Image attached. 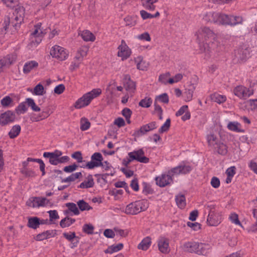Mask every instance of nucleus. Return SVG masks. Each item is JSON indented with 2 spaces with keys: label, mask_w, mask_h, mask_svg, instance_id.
<instances>
[{
  "label": "nucleus",
  "mask_w": 257,
  "mask_h": 257,
  "mask_svg": "<svg viewBox=\"0 0 257 257\" xmlns=\"http://www.w3.org/2000/svg\"><path fill=\"white\" fill-rule=\"evenodd\" d=\"M25 101L21 103L18 107L16 108L15 111L18 114H23L27 111L28 108L26 105Z\"/></svg>",
  "instance_id": "obj_42"
},
{
  "label": "nucleus",
  "mask_w": 257,
  "mask_h": 257,
  "mask_svg": "<svg viewBox=\"0 0 257 257\" xmlns=\"http://www.w3.org/2000/svg\"><path fill=\"white\" fill-rule=\"evenodd\" d=\"M32 93L36 95H43L46 93L44 86L40 83L37 84L33 89Z\"/></svg>",
  "instance_id": "obj_37"
},
{
  "label": "nucleus",
  "mask_w": 257,
  "mask_h": 257,
  "mask_svg": "<svg viewBox=\"0 0 257 257\" xmlns=\"http://www.w3.org/2000/svg\"><path fill=\"white\" fill-rule=\"evenodd\" d=\"M75 221V219H72L70 218L69 217L67 216L61 220V221L60 222V225L61 226V227L65 228L69 226Z\"/></svg>",
  "instance_id": "obj_34"
},
{
  "label": "nucleus",
  "mask_w": 257,
  "mask_h": 257,
  "mask_svg": "<svg viewBox=\"0 0 257 257\" xmlns=\"http://www.w3.org/2000/svg\"><path fill=\"white\" fill-rule=\"evenodd\" d=\"M89 94L86 93L82 97L78 99L75 103V107L76 108H81L82 107L88 105L92 100V98L88 96Z\"/></svg>",
  "instance_id": "obj_17"
},
{
  "label": "nucleus",
  "mask_w": 257,
  "mask_h": 257,
  "mask_svg": "<svg viewBox=\"0 0 257 257\" xmlns=\"http://www.w3.org/2000/svg\"><path fill=\"white\" fill-rule=\"evenodd\" d=\"M77 205L79 209L82 211L84 210H89L92 208L87 202L84 201L83 200H81L78 201Z\"/></svg>",
  "instance_id": "obj_41"
},
{
  "label": "nucleus",
  "mask_w": 257,
  "mask_h": 257,
  "mask_svg": "<svg viewBox=\"0 0 257 257\" xmlns=\"http://www.w3.org/2000/svg\"><path fill=\"white\" fill-rule=\"evenodd\" d=\"M158 0H141L143 6L147 10L154 11L155 6L154 4L157 2Z\"/></svg>",
  "instance_id": "obj_23"
},
{
  "label": "nucleus",
  "mask_w": 257,
  "mask_h": 257,
  "mask_svg": "<svg viewBox=\"0 0 257 257\" xmlns=\"http://www.w3.org/2000/svg\"><path fill=\"white\" fill-rule=\"evenodd\" d=\"M21 127L20 125L17 124L14 125L10 132L9 136L11 139H14L17 137L20 134Z\"/></svg>",
  "instance_id": "obj_28"
},
{
  "label": "nucleus",
  "mask_w": 257,
  "mask_h": 257,
  "mask_svg": "<svg viewBox=\"0 0 257 257\" xmlns=\"http://www.w3.org/2000/svg\"><path fill=\"white\" fill-rule=\"evenodd\" d=\"M50 54L53 57H55L61 61L65 60L68 56L64 48L57 45L51 50Z\"/></svg>",
  "instance_id": "obj_10"
},
{
  "label": "nucleus",
  "mask_w": 257,
  "mask_h": 257,
  "mask_svg": "<svg viewBox=\"0 0 257 257\" xmlns=\"http://www.w3.org/2000/svg\"><path fill=\"white\" fill-rule=\"evenodd\" d=\"M151 243V237L148 236L145 237L141 242L138 245V248L144 250H146L150 246Z\"/></svg>",
  "instance_id": "obj_26"
},
{
  "label": "nucleus",
  "mask_w": 257,
  "mask_h": 257,
  "mask_svg": "<svg viewBox=\"0 0 257 257\" xmlns=\"http://www.w3.org/2000/svg\"><path fill=\"white\" fill-rule=\"evenodd\" d=\"M137 38L139 40H145L147 41H151V37L149 34L148 32L144 33L137 36Z\"/></svg>",
  "instance_id": "obj_62"
},
{
  "label": "nucleus",
  "mask_w": 257,
  "mask_h": 257,
  "mask_svg": "<svg viewBox=\"0 0 257 257\" xmlns=\"http://www.w3.org/2000/svg\"><path fill=\"white\" fill-rule=\"evenodd\" d=\"M152 103V100L151 98L145 97L144 99H142L139 103V106L143 107H149Z\"/></svg>",
  "instance_id": "obj_43"
},
{
  "label": "nucleus",
  "mask_w": 257,
  "mask_h": 257,
  "mask_svg": "<svg viewBox=\"0 0 257 257\" xmlns=\"http://www.w3.org/2000/svg\"><path fill=\"white\" fill-rule=\"evenodd\" d=\"M61 151L56 150L54 152H45L43 154V157L49 159V163L53 165L59 164L58 158L62 155Z\"/></svg>",
  "instance_id": "obj_14"
},
{
  "label": "nucleus",
  "mask_w": 257,
  "mask_h": 257,
  "mask_svg": "<svg viewBox=\"0 0 257 257\" xmlns=\"http://www.w3.org/2000/svg\"><path fill=\"white\" fill-rule=\"evenodd\" d=\"M93 230L94 227L90 224H85L83 227V231L88 234H93Z\"/></svg>",
  "instance_id": "obj_53"
},
{
  "label": "nucleus",
  "mask_w": 257,
  "mask_h": 257,
  "mask_svg": "<svg viewBox=\"0 0 257 257\" xmlns=\"http://www.w3.org/2000/svg\"><path fill=\"white\" fill-rule=\"evenodd\" d=\"M94 185V181L92 176L89 175L88 176V180L82 182L78 187L81 188H88L92 187Z\"/></svg>",
  "instance_id": "obj_29"
},
{
  "label": "nucleus",
  "mask_w": 257,
  "mask_h": 257,
  "mask_svg": "<svg viewBox=\"0 0 257 257\" xmlns=\"http://www.w3.org/2000/svg\"><path fill=\"white\" fill-rule=\"evenodd\" d=\"M229 219L232 222V223L236 225L242 226V224L238 219V216L235 213H231L229 215Z\"/></svg>",
  "instance_id": "obj_47"
},
{
  "label": "nucleus",
  "mask_w": 257,
  "mask_h": 257,
  "mask_svg": "<svg viewBox=\"0 0 257 257\" xmlns=\"http://www.w3.org/2000/svg\"><path fill=\"white\" fill-rule=\"evenodd\" d=\"M21 172L26 177H33L36 176V174L34 171L27 168H22Z\"/></svg>",
  "instance_id": "obj_51"
},
{
  "label": "nucleus",
  "mask_w": 257,
  "mask_h": 257,
  "mask_svg": "<svg viewBox=\"0 0 257 257\" xmlns=\"http://www.w3.org/2000/svg\"><path fill=\"white\" fill-rule=\"evenodd\" d=\"M142 56H139L135 59V62L137 64V68L141 70H146L147 68V64L143 60Z\"/></svg>",
  "instance_id": "obj_25"
},
{
  "label": "nucleus",
  "mask_w": 257,
  "mask_h": 257,
  "mask_svg": "<svg viewBox=\"0 0 257 257\" xmlns=\"http://www.w3.org/2000/svg\"><path fill=\"white\" fill-rule=\"evenodd\" d=\"M78 167V165H77L75 164H73L72 165H69V166L65 167L63 169V170L65 172L71 173V172L74 171L75 170H76Z\"/></svg>",
  "instance_id": "obj_60"
},
{
  "label": "nucleus",
  "mask_w": 257,
  "mask_h": 257,
  "mask_svg": "<svg viewBox=\"0 0 257 257\" xmlns=\"http://www.w3.org/2000/svg\"><path fill=\"white\" fill-rule=\"evenodd\" d=\"M66 206L68 208L69 210L73 212L75 215H78L79 211L76 206V205L74 203H67Z\"/></svg>",
  "instance_id": "obj_49"
},
{
  "label": "nucleus",
  "mask_w": 257,
  "mask_h": 257,
  "mask_svg": "<svg viewBox=\"0 0 257 257\" xmlns=\"http://www.w3.org/2000/svg\"><path fill=\"white\" fill-rule=\"evenodd\" d=\"M80 129L82 131H86L87 130L90 126V123L88 121V120L85 118H82L80 120Z\"/></svg>",
  "instance_id": "obj_44"
},
{
  "label": "nucleus",
  "mask_w": 257,
  "mask_h": 257,
  "mask_svg": "<svg viewBox=\"0 0 257 257\" xmlns=\"http://www.w3.org/2000/svg\"><path fill=\"white\" fill-rule=\"evenodd\" d=\"M207 140L208 146L218 154L225 155L227 154V147L214 134L208 135Z\"/></svg>",
  "instance_id": "obj_3"
},
{
  "label": "nucleus",
  "mask_w": 257,
  "mask_h": 257,
  "mask_svg": "<svg viewBox=\"0 0 257 257\" xmlns=\"http://www.w3.org/2000/svg\"><path fill=\"white\" fill-rule=\"evenodd\" d=\"M176 202L177 206L181 209L185 208L186 205L185 197L183 194H178L176 196Z\"/></svg>",
  "instance_id": "obj_27"
},
{
  "label": "nucleus",
  "mask_w": 257,
  "mask_h": 257,
  "mask_svg": "<svg viewBox=\"0 0 257 257\" xmlns=\"http://www.w3.org/2000/svg\"><path fill=\"white\" fill-rule=\"evenodd\" d=\"M210 184L213 188H217L220 186V182L217 177H213L211 180Z\"/></svg>",
  "instance_id": "obj_59"
},
{
  "label": "nucleus",
  "mask_w": 257,
  "mask_h": 257,
  "mask_svg": "<svg viewBox=\"0 0 257 257\" xmlns=\"http://www.w3.org/2000/svg\"><path fill=\"white\" fill-rule=\"evenodd\" d=\"M248 103L251 110H257V99H250Z\"/></svg>",
  "instance_id": "obj_64"
},
{
  "label": "nucleus",
  "mask_w": 257,
  "mask_h": 257,
  "mask_svg": "<svg viewBox=\"0 0 257 257\" xmlns=\"http://www.w3.org/2000/svg\"><path fill=\"white\" fill-rule=\"evenodd\" d=\"M207 208L209 209L207 222L210 226H216L219 225L222 220L221 212H216L213 210L214 206H207Z\"/></svg>",
  "instance_id": "obj_5"
},
{
  "label": "nucleus",
  "mask_w": 257,
  "mask_h": 257,
  "mask_svg": "<svg viewBox=\"0 0 257 257\" xmlns=\"http://www.w3.org/2000/svg\"><path fill=\"white\" fill-rule=\"evenodd\" d=\"M13 102V99L9 96H7L1 101V104L4 107H7Z\"/></svg>",
  "instance_id": "obj_56"
},
{
  "label": "nucleus",
  "mask_w": 257,
  "mask_h": 257,
  "mask_svg": "<svg viewBox=\"0 0 257 257\" xmlns=\"http://www.w3.org/2000/svg\"><path fill=\"white\" fill-rule=\"evenodd\" d=\"M118 49L117 56L120 57L122 60L126 59L130 56L131 51L124 43V40H122L121 45L118 46Z\"/></svg>",
  "instance_id": "obj_13"
},
{
  "label": "nucleus",
  "mask_w": 257,
  "mask_h": 257,
  "mask_svg": "<svg viewBox=\"0 0 257 257\" xmlns=\"http://www.w3.org/2000/svg\"><path fill=\"white\" fill-rule=\"evenodd\" d=\"M87 93H90L88 96H89L90 98H92V100L94 98L97 97L101 93V90L99 88L94 89Z\"/></svg>",
  "instance_id": "obj_57"
},
{
  "label": "nucleus",
  "mask_w": 257,
  "mask_h": 257,
  "mask_svg": "<svg viewBox=\"0 0 257 257\" xmlns=\"http://www.w3.org/2000/svg\"><path fill=\"white\" fill-rule=\"evenodd\" d=\"M42 24L39 23L35 26V30L31 33L32 36L35 38L41 37L43 35V32L41 29Z\"/></svg>",
  "instance_id": "obj_36"
},
{
  "label": "nucleus",
  "mask_w": 257,
  "mask_h": 257,
  "mask_svg": "<svg viewBox=\"0 0 257 257\" xmlns=\"http://www.w3.org/2000/svg\"><path fill=\"white\" fill-rule=\"evenodd\" d=\"M195 89V87L193 84L190 85L188 88L186 89L184 94L186 96V100L190 101L192 100Z\"/></svg>",
  "instance_id": "obj_33"
},
{
  "label": "nucleus",
  "mask_w": 257,
  "mask_h": 257,
  "mask_svg": "<svg viewBox=\"0 0 257 257\" xmlns=\"http://www.w3.org/2000/svg\"><path fill=\"white\" fill-rule=\"evenodd\" d=\"M25 103L34 111H39L41 110L40 108L36 105L34 100L31 98H27Z\"/></svg>",
  "instance_id": "obj_38"
},
{
  "label": "nucleus",
  "mask_w": 257,
  "mask_h": 257,
  "mask_svg": "<svg viewBox=\"0 0 257 257\" xmlns=\"http://www.w3.org/2000/svg\"><path fill=\"white\" fill-rule=\"evenodd\" d=\"M72 158L77 160L78 163H83L85 161L83 160V157L81 152L77 151L74 152L71 155Z\"/></svg>",
  "instance_id": "obj_52"
},
{
  "label": "nucleus",
  "mask_w": 257,
  "mask_h": 257,
  "mask_svg": "<svg viewBox=\"0 0 257 257\" xmlns=\"http://www.w3.org/2000/svg\"><path fill=\"white\" fill-rule=\"evenodd\" d=\"M196 40L201 52L207 57L217 58L223 50V46L216 40V35L212 30L206 26L201 27L196 32Z\"/></svg>",
  "instance_id": "obj_1"
},
{
  "label": "nucleus",
  "mask_w": 257,
  "mask_h": 257,
  "mask_svg": "<svg viewBox=\"0 0 257 257\" xmlns=\"http://www.w3.org/2000/svg\"><path fill=\"white\" fill-rule=\"evenodd\" d=\"M170 76V74L169 72H167L165 74H163L160 75L159 78V81L163 84H167V79L168 77Z\"/></svg>",
  "instance_id": "obj_63"
},
{
  "label": "nucleus",
  "mask_w": 257,
  "mask_h": 257,
  "mask_svg": "<svg viewBox=\"0 0 257 257\" xmlns=\"http://www.w3.org/2000/svg\"><path fill=\"white\" fill-rule=\"evenodd\" d=\"M151 131L149 128V126L147 124L144 125L142 126L141 127L140 130L136 131L134 134V136L135 137H139L142 135H143L145 134L146 133L149 132Z\"/></svg>",
  "instance_id": "obj_35"
},
{
  "label": "nucleus",
  "mask_w": 257,
  "mask_h": 257,
  "mask_svg": "<svg viewBox=\"0 0 257 257\" xmlns=\"http://www.w3.org/2000/svg\"><path fill=\"white\" fill-rule=\"evenodd\" d=\"M38 66V63L34 61H32L26 63L24 66L23 71L25 73H28L33 68Z\"/></svg>",
  "instance_id": "obj_30"
},
{
  "label": "nucleus",
  "mask_w": 257,
  "mask_h": 257,
  "mask_svg": "<svg viewBox=\"0 0 257 257\" xmlns=\"http://www.w3.org/2000/svg\"><path fill=\"white\" fill-rule=\"evenodd\" d=\"M40 225L39 219L37 217L30 218L28 220V226L32 228L36 229Z\"/></svg>",
  "instance_id": "obj_32"
},
{
  "label": "nucleus",
  "mask_w": 257,
  "mask_h": 257,
  "mask_svg": "<svg viewBox=\"0 0 257 257\" xmlns=\"http://www.w3.org/2000/svg\"><path fill=\"white\" fill-rule=\"evenodd\" d=\"M89 48L87 46H83L80 47L77 51L78 54H79L80 56L83 57L86 56L87 52L88 51Z\"/></svg>",
  "instance_id": "obj_58"
},
{
  "label": "nucleus",
  "mask_w": 257,
  "mask_h": 257,
  "mask_svg": "<svg viewBox=\"0 0 257 257\" xmlns=\"http://www.w3.org/2000/svg\"><path fill=\"white\" fill-rule=\"evenodd\" d=\"M156 184L161 187H164L173 181L172 176L168 173V174H162L160 177H157L155 179Z\"/></svg>",
  "instance_id": "obj_15"
},
{
  "label": "nucleus",
  "mask_w": 257,
  "mask_h": 257,
  "mask_svg": "<svg viewBox=\"0 0 257 257\" xmlns=\"http://www.w3.org/2000/svg\"><path fill=\"white\" fill-rule=\"evenodd\" d=\"M157 242L158 249L161 252L164 254H168L170 252L171 249L169 246V239L165 237H161L158 239Z\"/></svg>",
  "instance_id": "obj_12"
},
{
  "label": "nucleus",
  "mask_w": 257,
  "mask_h": 257,
  "mask_svg": "<svg viewBox=\"0 0 257 257\" xmlns=\"http://www.w3.org/2000/svg\"><path fill=\"white\" fill-rule=\"evenodd\" d=\"M198 246V242H187L185 243L183 246L182 248L184 251L188 252H195L197 253V246Z\"/></svg>",
  "instance_id": "obj_20"
},
{
  "label": "nucleus",
  "mask_w": 257,
  "mask_h": 257,
  "mask_svg": "<svg viewBox=\"0 0 257 257\" xmlns=\"http://www.w3.org/2000/svg\"><path fill=\"white\" fill-rule=\"evenodd\" d=\"M128 156L133 161L136 160L141 163H147L149 162V158L145 156V152L142 149L128 153Z\"/></svg>",
  "instance_id": "obj_8"
},
{
  "label": "nucleus",
  "mask_w": 257,
  "mask_h": 257,
  "mask_svg": "<svg viewBox=\"0 0 257 257\" xmlns=\"http://www.w3.org/2000/svg\"><path fill=\"white\" fill-rule=\"evenodd\" d=\"M238 124H239L237 122H230L227 125V127L231 131H235L236 132H241V131L238 127Z\"/></svg>",
  "instance_id": "obj_55"
},
{
  "label": "nucleus",
  "mask_w": 257,
  "mask_h": 257,
  "mask_svg": "<svg viewBox=\"0 0 257 257\" xmlns=\"http://www.w3.org/2000/svg\"><path fill=\"white\" fill-rule=\"evenodd\" d=\"M249 55L250 48L246 46H243L235 50L234 59L237 62H241L248 58Z\"/></svg>",
  "instance_id": "obj_7"
},
{
  "label": "nucleus",
  "mask_w": 257,
  "mask_h": 257,
  "mask_svg": "<svg viewBox=\"0 0 257 257\" xmlns=\"http://www.w3.org/2000/svg\"><path fill=\"white\" fill-rule=\"evenodd\" d=\"M1 1L7 7L14 9V12L13 13L14 19L12 18L11 20L9 16H7L5 19L3 24L5 31L7 30L10 22L16 29L19 28L21 24L23 21L25 11V8L19 4L18 0H1Z\"/></svg>",
  "instance_id": "obj_2"
},
{
  "label": "nucleus",
  "mask_w": 257,
  "mask_h": 257,
  "mask_svg": "<svg viewBox=\"0 0 257 257\" xmlns=\"http://www.w3.org/2000/svg\"><path fill=\"white\" fill-rule=\"evenodd\" d=\"M123 246V245L122 243H119L115 245H113L108 247V248L105 250V252L112 253L121 250Z\"/></svg>",
  "instance_id": "obj_39"
},
{
  "label": "nucleus",
  "mask_w": 257,
  "mask_h": 257,
  "mask_svg": "<svg viewBox=\"0 0 257 257\" xmlns=\"http://www.w3.org/2000/svg\"><path fill=\"white\" fill-rule=\"evenodd\" d=\"M81 36L85 41L93 42L95 39L94 35L88 30L82 31L81 33Z\"/></svg>",
  "instance_id": "obj_24"
},
{
  "label": "nucleus",
  "mask_w": 257,
  "mask_h": 257,
  "mask_svg": "<svg viewBox=\"0 0 257 257\" xmlns=\"http://www.w3.org/2000/svg\"><path fill=\"white\" fill-rule=\"evenodd\" d=\"M211 99L219 104L223 103L226 101V98L224 95L218 94L217 93H214L210 96Z\"/></svg>",
  "instance_id": "obj_31"
},
{
  "label": "nucleus",
  "mask_w": 257,
  "mask_h": 257,
  "mask_svg": "<svg viewBox=\"0 0 257 257\" xmlns=\"http://www.w3.org/2000/svg\"><path fill=\"white\" fill-rule=\"evenodd\" d=\"M91 161L86 163L87 168L92 169L102 165L103 157L100 153H95L91 157Z\"/></svg>",
  "instance_id": "obj_9"
},
{
  "label": "nucleus",
  "mask_w": 257,
  "mask_h": 257,
  "mask_svg": "<svg viewBox=\"0 0 257 257\" xmlns=\"http://www.w3.org/2000/svg\"><path fill=\"white\" fill-rule=\"evenodd\" d=\"M230 16L219 13L218 24L222 25H230Z\"/></svg>",
  "instance_id": "obj_22"
},
{
  "label": "nucleus",
  "mask_w": 257,
  "mask_h": 257,
  "mask_svg": "<svg viewBox=\"0 0 257 257\" xmlns=\"http://www.w3.org/2000/svg\"><path fill=\"white\" fill-rule=\"evenodd\" d=\"M210 246L208 244L198 243L197 249V254L199 255H206L209 253Z\"/></svg>",
  "instance_id": "obj_21"
},
{
  "label": "nucleus",
  "mask_w": 257,
  "mask_h": 257,
  "mask_svg": "<svg viewBox=\"0 0 257 257\" xmlns=\"http://www.w3.org/2000/svg\"><path fill=\"white\" fill-rule=\"evenodd\" d=\"M38 197H32L30 198L27 201V205L31 207H39L38 200H37Z\"/></svg>",
  "instance_id": "obj_46"
},
{
  "label": "nucleus",
  "mask_w": 257,
  "mask_h": 257,
  "mask_svg": "<svg viewBox=\"0 0 257 257\" xmlns=\"http://www.w3.org/2000/svg\"><path fill=\"white\" fill-rule=\"evenodd\" d=\"M155 101H156L157 102L158 101H160L164 103H168L169 102V97L167 93H164L156 96Z\"/></svg>",
  "instance_id": "obj_50"
},
{
  "label": "nucleus",
  "mask_w": 257,
  "mask_h": 257,
  "mask_svg": "<svg viewBox=\"0 0 257 257\" xmlns=\"http://www.w3.org/2000/svg\"><path fill=\"white\" fill-rule=\"evenodd\" d=\"M219 13L209 12L203 16V20L207 22L213 23L218 24Z\"/></svg>",
  "instance_id": "obj_18"
},
{
  "label": "nucleus",
  "mask_w": 257,
  "mask_h": 257,
  "mask_svg": "<svg viewBox=\"0 0 257 257\" xmlns=\"http://www.w3.org/2000/svg\"><path fill=\"white\" fill-rule=\"evenodd\" d=\"M15 119V114L11 110H8L0 115V125H6L14 122Z\"/></svg>",
  "instance_id": "obj_11"
},
{
  "label": "nucleus",
  "mask_w": 257,
  "mask_h": 257,
  "mask_svg": "<svg viewBox=\"0 0 257 257\" xmlns=\"http://www.w3.org/2000/svg\"><path fill=\"white\" fill-rule=\"evenodd\" d=\"M168 173L170 175V176L181 174V166H179L172 169L170 171H168Z\"/></svg>",
  "instance_id": "obj_61"
},
{
  "label": "nucleus",
  "mask_w": 257,
  "mask_h": 257,
  "mask_svg": "<svg viewBox=\"0 0 257 257\" xmlns=\"http://www.w3.org/2000/svg\"><path fill=\"white\" fill-rule=\"evenodd\" d=\"M126 26H134L137 23L136 18L131 16H127L124 19Z\"/></svg>",
  "instance_id": "obj_48"
},
{
  "label": "nucleus",
  "mask_w": 257,
  "mask_h": 257,
  "mask_svg": "<svg viewBox=\"0 0 257 257\" xmlns=\"http://www.w3.org/2000/svg\"><path fill=\"white\" fill-rule=\"evenodd\" d=\"M123 83L126 90L134 92L136 89V83L131 79L128 75H125L123 78Z\"/></svg>",
  "instance_id": "obj_19"
},
{
  "label": "nucleus",
  "mask_w": 257,
  "mask_h": 257,
  "mask_svg": "<svg viewBox=\"0 0 257 257\" xmlns=\"http://www.w3.org/2000/svg\"><path fill=\"white\" fill-rule=\"evenodd\" d=\"M171 120L170 118L166 120L165 123L161 126L159 131L160 133H163L167 131L170 126Z\"/></svg>",
  "instance_id": "obj_54"
},
{
  "label": "nucleus",
  "mask_w": 257,
  "mask_h": 257,
  "mask_svg": "<svg viewBox=\"0 0 257 257\" xmlns=\"http://www.w3.org/2000/svg\"><path fill=\"white\" fill-rule=\"evenodd\" d=\"M242 22V18L239 16H230V26H234L237 24H240Z\"/></svg>",
  "instance_id": "obj_45"
},
{
  "label": "nucleus",
  "mask_w": 257,
  "mask_h": 257,
  "mask_svg": "<svg viewBox=\"0 0 257 257\" xmlns=\"http://www.w3.org/2000/svg\"><path fill=\"white\" fill-rule=\"evenodd\" d=\"M148 208V203L147 200H138L128 204L126 206L125 213L129 215H136L146 210Z\"/></svg>",
  "instance_id": "obj_4"
},
{
  "label": "nucleus",
  "mask_w": 257,
  "mask_h": 257,
  "mask_svg": "<svg viewBox=\"0 0 257 257\" xmlns=\"http://www.w3.org/2000/svg\"><path fill=\"white\" fill-rule=\"evenodd\" d=\"M82 176L81 172L72 174L70 176L62 180V182H70L74 181L76 179Z\"/></svg>",
  "instance_id": "obj_40"
},
{
  "label": "nucleus",
  "mask_w": 257,
  "mask_h": 257,
  "mask_svg": "<svg viewBox=\"0 0 257 257\" xmlns=\"http://www.w3.org/2000/svg\"><path fill=\"white\" fill-rule=\"evenodd\" d=\"M233 93L240 99H246L253 94V90L242 85H238L234 88Z\"/></svg>",
  "instance_id": "obj_6"
},
{
  "label": "nucleus",
  "mask_w": 257,
  "mask_h": 257,
  "mask_svg": "<svg viewBox=\"0 0 257 257\" xmlns=\"http://www.w3.org/2000/svg\"><path fill=\"white\" fill-rule=\"evenodd\" d=\"M17 57L14 54L8 55L0 60V69L9 67L16 60Z\"/></svg>",
  "instance_id": "obj_16"
}]
</instances>
